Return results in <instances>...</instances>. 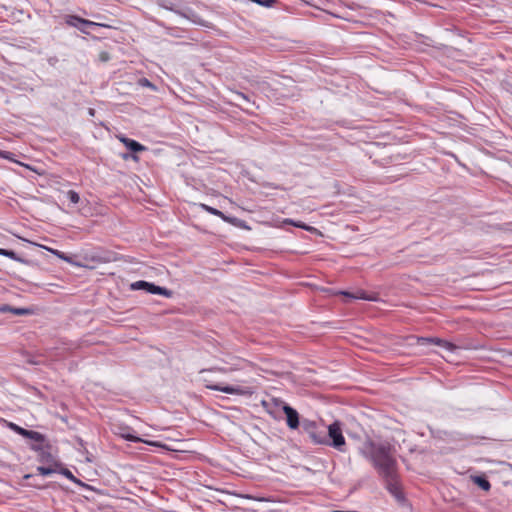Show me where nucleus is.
I'll use <instances>...</instances> for the list:
<instances>
[{
	"label": "nucleus",
	"instance_id": "1",
	"mask_svg": "<svg viewBox=\"0 0 512 512\" xmlns=\"http://www.w3.org/2000/svg\"><path fill=\"white\" fill-rule=\"evenodd\" d=\"M360 452L372 462L381 477H391L397 473V461L389 444L366 441L360 448Z\"/></svg>",
	"mask_w": 512,
	"mask_h": 512
},
{
	"label": "nucleus",
	"instance_id": "2",
	"mask_svg": "<svg viewBox=\"0 0 512 512\" xmlns=\"http://www.w3.org/2000/svg\"><path fill=\"white\" fill-rule=\"evenodd\" d=\"M326 435L328 441L324 445L333 447L340 452L345 451L346 441L339 421H334L327 427Z\"/></svg>",
	"mask_w": 512,
	"mask_h": 512
},
{
	"label": "nucleus",
	"instance_id": "3",
	"mask_svg": "<svg viewBox=\"0 0 512 512\" xmlns=\"http://www.w3.org/2000/svg\"><path fill=\"white\" fill-rule=\"evenodd\" d=\"M63 18H64V22L68 26L75 27L79 31H81L82 33L87 34V35L90 34L88 28H91V27L110 28L111 27L108 24L94 22V21L82 18V17H80L78 15H73V14L64 15Z\"/></svg>",
	"mask_w": 512,
	"mask_h": 512
},
{
	"label": "nucleus",
	"instance_id": "4",
	"mask_svg": "<svg viewBox=\"0 0 512 512\" xmlns=\"http://www.w3.org/2000/svg\"><path fill=\"white\" fill-rule=\"evenodd\" d=\"M303 429L314 444L324 445L325 443H327L328 438L326 435V430L320 428L315 422L304 421Z\"/></svg>",
	"mask_w": 512,
	"mask_h": 512
},
{
	"label": "nucleus",
	"instance_id": "5",
	"mask_svg": "<svg viewBox=\"0 0 512 512\" xmlns=\"http://www.w3.org/2000/svg\"><path fill=\"white\" fill-rule=\"evenodd\" d=\"M209 389L221 391L227 394H236L241 396H250L254 393V390L248 386H240V385H208Z\"/></svg>",
	"mask_w": 512,
	"mask_h": 512
},
{
	"label": "nucleus",
	"instance_id": "6",
	"mask_svg": "<svg viewBox=\"0 0 512 512\" xmlns=\"http://www.w3.org/2000/svg\"><path fill=\"white\" fill-rule=\"evenodd\" d=\"M282 410L286 415L287 426L290 429H297L299 427V414L298 412L287 405L286 403L282 405Z\"/></svg>",
	"mask_w": 512,
	"mask_h": 512
},
{
	"label": "nucleus",
	"instance_id": "7",
	"mask_svg": "<svg viewBox=\"0 0 512 512\" xmlns=\"http://www.w3.org/2000/svg\"><path fill=\"white\" fill-rule=\"evenodd\" d=\"M10 428L14 430L16 433L20 434L21 436L32 439L36 442L44 441V436L37 431L24 429L14 423H10Z\"/></svg>",
	"mask_w": 512,
	"mask_h": 512
},
{
	"label": "nucleus",
	"instance_id": "8",
	"mask_svg": "<svg viewBox=\"0 0 512 512\" xmlns=\"http://www.w3.org/2000/svg\"><path fill=\"white\" fill-rule=\"evenodd\" d=\"M386 483L387 490L398 500L402 499V493L397 480V473L391 477H382Z\"/></svg>",
	"mask_w": 512,
	"mask_h": 512
},
{
	"label": "nucleus",
	"instance_id": "9",
	"mask_svg": "<svg viewBox=\"0 0 512 512\" xmlns=\"http://www.w3.org/2000/svg\"><path fill=\"white\" fill-rule=\"evenodd\" d=\"M120 141L124 144V146L127 148L129 152L136 155L139 152H143L147 150V147L141 144L140 142L127 138L125 136H122L119 138Z\"/></svg>",
	"mask_w": 512,
	"mask_h": 512
},
{
	"label": "nucleus",
	"instance_id": "10",
	"mask_svg": "<svg viewBox=\"0 0 512 512\" xmlns=\"http://www.w3.org/2000/svg\"><path fill=\"white\" fill-rule=\"evenodd\" d=\"M417 342L419 345H426L428 343H435L439 346H442L444 347L445 349L449 350V351H453L456 349V346L450 342H447L445 340H442V339H439V338H424V337H421V338H418L417 339Z\"/></svg>",
	"mask_w": 512,
	"mask_h": 512
},
{
	"label": "nucleus",
	"instance_id": "11",
	"mask_svg": "<svg viewBox=\"0 0 512 512\" xmlns=\"http://www.w3.org/2000/svg\"><path fill=\"white\" fill-rule=\"evenodd\" d=\"M66 200L62 201L63 206H67V208H63L66 211L73 212L78 210L77 205L80 202L79 194H65Z\"/></svg>",
	"mask_w": 512,
	"mask_h": 512
},
{
	"label": "nucleus",
	"instance_id": "12",
	"mask_svg": "<svg viewBox=\"0 0 512 512\" xmlns=\"http://www.w3.org/2000/svg\"><path fill=\"white\" fill-rule=\"evenodd\" d=\"M339 294H342V295H344L346 297H349L351 299H363V300H368V301H376L377 300L376 296L371 295V294H367L363 290H358L355 293H350V292H346V291H340Z\"/></svg>",
	"mask_w": 512,
	"mask_h": 512
},
{
	"label": "nucleus",
	"instance_id": "13",
	"mask_svg": "<svg viewBox=\"0 0 512 512\" xmlns=\"http://www.w3.org/2000/svg\"><path fill=\"white\" fill-rule=\"evenodd\" d=\"M283 404H285L283 401L276 398L262 401V406L271 415L274 414L279 407L282 408Z\"/></svg>",
	"mask_w": 512,
	"mask_h": 512
},
{
	"label": "nucleus",
	"instance_id": "14",
	"mask_svg": "<svg viewBox=\"0 0 512 512\" xmlns=\"http://www.w3.org/2000/svg\"><path fill=\"white\" fill-rule=\"evenodd\" d=\"M147 292L151 293V294L163 295V296H165L167 298L172 296V291L171 290H168V289H166L164 287H160V286H157V285H155L153 283H149V282H148Z\"/></svg>",
	"mask_w": 512,
	"mask_h": 512
},
{
	"label": "nucleus",
	"instance_id": "15",
	"mask_svg": "<svg viewBox=\"0 0 512 512\" xmlns=\"http://www.w3.org/2000/svg\"><path fill=\"white\" fill-rule=\"evenodd\" d=\"M473 482L484 491H488L491 488L489 481L483 476L472 477Z\"/></svg>",
	"mask_w": 512,
	"mask_h": 512
},
{
	"label": "nucleus",
	"instance_id": "16",
	"mask_svg": "<svg viewBox=\"0 0 512 512\" xmlns=\"http://www.w3.org/2000/svg\"><path fill=\"white\" fill-rule=\"evenodd\" d=\"M155 3L164 9L177 12L175 0H155Z\"/></svg>",
	"mask_w": 512,
	"mask_h": 512
},
{
	"label": "nucleus",
	"instance_id": "17",
	"mask_svg": "<svg viewBox=\"0 0 512 512\" xmlns=\"http://www.w3.org/2000/svg\"><path fill=\"white\" fill-rule=\"evenodd\" d=\"M242 364H244V361L238 359V360H236V363L231 364V366L217 368V370H219L220 372H223V373H228V372H232V371L241 369Z\"/></svg>",
	"mask_w": 512,
	"mask_h": 512
},
{
	"label": "nucleus",
	"instance_id": "18",
	"mask_svg": "<svg viewBox=\"0 0 512 512\" xmlns=\"http://www.w3.org/2000/svg\"><path fill=\"white\" fill-rule=\"evenodd\" d=\"M147 287H148V282L146 281H136L134 283L131 284V288L133 290H145L147 291Z\"/></svg>",
	"mask_w": 512,
	"mask_h": 512
},
{
	"label": "nucleus",
	"instance_id": "19",
	"mask_svg": "<svg viewBox=\"0 0 512 512\" xmlns=\"http://www.w3.org/2000/svg\"><path fill=\"white\" fill-rule=\"evenodd\" d=\"M11 313H13L15 315H18V316H23V315L31 314V310L28 309V308H14V307H12Z\"/></svg>",
	"mask_w": 512,
	"mask_h": 512
},
{
	"label": "nucleus",
	"instance_id": "20",
	"mask_svg": "<svg viewBox=\"0 0 512 512\" xmlns=\"http://www.w3.org/2000/svg\"><path fill=\"white\" fill-rule=\"evenodd\" d=\"M0 255L8 257V258L13 259V260H18L16 253L14 251H12V250H7V249L0 248Z\"/></svg>",
	"mask_w": 512,
	"mask_h": 512
},
{
	"label": "nucleus",
	"instance_id": "21",
	"mask_svg": "<svg viewBox=\"0 0 512 512\" xmlns=\"http://www.w3.org/2000/svg\"><path fill=\"white\" fill-rule=\"evenodd\" d=\"M37 471L40 475L47 476L53 474L56 470L51 467L40 466L37 468Z\"/></svg>",
	"mask_w": 512,
	"mask_h": 512
},
{
	"label": "nucleus",
	"instance_id": "22",
	"mask_svg": "<svg viewBox=\"0 0 512 512\" xmlns=\"http://www.w3.org/2000/svg\"><path fill=\"white\" fill-rule=\"evenodd\" d=\"M201 207L203 209H205L206 211H208L209 213L213 214V215L223 217L222 212L217 210V209H215V208H213V207H210V206L205 205V204H202Z\"/></svg>",
	"mask_w": 512,
	"mask_h": 512
},
{
	"label": "nucleus",
	"instance_id": "23",
	"mask_svg": "<svg viewBox=\"0 0 512 512\" xmlns=\"http://www.w3.org/2000/svg\"><path fill=\"white\" fill-rule=\"evenodd\" d=\"M14 156H15V154H14V153H12V152L0 150V157H1V158L8 159V160H10V161L17 162V161L14 159Z\"/></svg>",
	"mask_w": 512,
	"mask_h": 512
},
{
	"label": "nucleus",
	"instance_id": "24",
	"mask_svg": "<svg viewBox=\"0 0 512 512\" xmlns=\"http://www.w3.org/2000/svg\"><path fill=\"white\" fill-rule=\"evenodd\" d=\"M138 83L143 87H149L152 89H156L155 85L145 77L140 78Z\"/></svg>",
	"mask_w": 512,
	"mask_h": 512
},
{
	"label": "nucleus",
	"instance_id": "25",
	"mask_svg": "<svg viewBox=\"0 0 512 512\" xmlns=\"http://www.w3.org/2000/svg\"><path fill=\"white\" fill-rule=\"evenodd\" d=\"M121 436H122L124 439H126V440H128V441H132V442H142V441H143V440H142V439H140L139 437H136V436H134V435H132V434H129V433H126V434H125V433H122V434H121Z\"/></svg>",
	"mask_w": 512,
	"mask_h": 512
},
{
	"label": "nucleus",
	"instance_id": "26",
	"mask_svg": "<svg viewBox=\"0 0 512 512\" xmlns=\"http://www.w3.org/2000/svg\"><path fill=\"white\" fill-rule=\"evenodd\" d=\"M60 473L62 475H64L66 478L70 479L71 481L78 482L70 470L63 468V469H61Z\"/></svg>",
	"mask_w": 512,
	"mask_h": 512
},
{
	"label": "nucleus",
	"instance_id": "27",
	"mask_svg": "<svg viewBox=\"0 0 512 512\" xmlns=\"http://www.w3.org/2000/svg\"><path fill=\"white\" fill-rule=\"evenodd\" d=\"M122 158H123L124 160H128V159H132V160H134V161H138V160H139V157H138L137 155H134V154H132V153H131V152H129V151H128V152H126V153H124V154H122Z\"/></svg>",
	"mask_w": 512,
	"mask_h": 512
},
{
	"label": "nucleus",
	"instance_id": "28",
	"mask_svg": "<svg viewBox=\"0 0 512 512\" xmlns=\"http://www.w3.org/2000/svg\"><path fill=\"white\" fill-rule=\"evenodd\" d=\"M236 99L238 101L242 100L244 102L250 103V99L248 98V96L241 92L236 93Z\"/></svg>",
	"mask_w": 512,
	"mask_h": 512
},
{
	"label": "nucleus",
	"instance_id": "29",
	"mask_svg": "<svg viewBox=\"0 0 512 512\" xmlns=\"http://www.w3.org/2000/svg\"><path fill=\"white\" fill-rule=\"evenodd\" d=\"M50 251H51L53 254H55L56 256H58L59 258H61V259L65 260V261H67V262H69V261H70V260H69V257H67L63 252H60V251H58V250H52V249H50Z\"/></svg>",
	"mask_w": 512,
	"mask_h": 512
},
{
	"label": "nucleus",
	"instance_id": "30",
	"mask_svg": "<svg viewBox=\"0 0 512 512\" xmlns=\"http://www.w3.org/2000/svg\"><path fill=\"white\" fill-rule=\"evenodd\" d=\"M11 310H12V307L9 305L0 306V313L11 312Z\"/></svg>",
	"mask_w": 512,
	"mask_h": 512
},
{
	"label": "nucleus",
	"instance_id": "31",
	"mask_svg": "<svg viewBox=\"0 0 512 512\" xmlns=\"http://www.w3.org/2000/svg\"><path fill=\"white\" fill-rule=\"evenodd\" d=\"M293 225H295L296 227H300V228L306 229V230H308V231H310V230H312V229H313L312 227H308V226H306L305 224L293 223Z\"/></svg>",
	"mask_w": 512,
	"mask_h": 512
},
{
	"label": "nucleus",
	"instance_id": "32",
	"mask_svg": "<svg viewBox=\"0 0 512 512\" xmlns=\"http://www.w3.org/2000/svg\"><path fill=\"white\" fill-rule=\"evenodd\" d=\"M101 57H102L103 60H106L108 58L107 54H102Z\"/></svg>",
	"mask_w": 512,
	"mask_h": 512
},
{
	"label": "nucleus",
	"instance_id": "33",
	"mask_svg": "<svg viewBox=\"0 0 512 512\" xmlns=\"http://www.w3.org/2000/svg\"><path fill=\"white\" fill-rule=\"evenodd\" d=\"M89 113H90L91 115H93V114H94V110H93V109H89Z\"/></svg>",
	"mask_w": 512,
	"mask_h": 512
},
{
	"label": "nucleus",
	"instance_id": "34",
	"mask_svg": "<svg viewBox=\"0 0 512 512\" xmlns=\"http://www.w3.org/2000/svg\"><path fill=\"white\" fill-rule=\"evenodd\" d=\"M148 444H151V445H157L155 442H147Z\"/></svg>",
	"mask_w": 512,
	"mask_h": 512
}]
</instances>
